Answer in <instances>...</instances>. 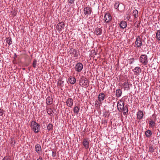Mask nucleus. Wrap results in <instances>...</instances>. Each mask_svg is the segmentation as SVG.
Masks as SVG:
<instances>
[{
    "instance_id": "nucleus-1",
    "label": "nucleus",
    "mask_w": 160,
    "mask_h": 160,
    "mask_svg": "<svg viewBox=\"0 0 160 160\" xmlns=\"http://www.w3.org/2000/svg\"><path fill=\"white\" fill-rule=\"evenodd\" d=\"M30 127L32 131L36 133L38 132L40 130V124L34 121H32L31 122Z\"/></svg>"
},
{
    "instance_id": "nucleus-2",
    "label": "nucleus",
    "mask_w": 160,
    "mask_h": 160,
    "mask_svg": "<svg viewBox=\"0 0 160 160\" xmlns=\"http://www.w3.org/2000/svg\"><path fill=\"white\" fill-rule=\"evenodd\" d=\"M140 62L144 66H146L148 63V57L146 54L141 55L139 58Z\"/></svg>"
},
{
    "instance_id": "nucleus-3",
    "label": "nucleus",
    "mask_w": 160,
    "mask_h": 160,
    "mask_svg": "<svg viewBox=\"0 0 160 160\" xmlns=\"http://www.w3.org/2000/svg\"><path fill=\"white\" fill-rule=\"evenodd\" d=\"M152 117L153 119L152 118V117H150L149 119L148 124L152 128H154L155 125V121L156 120V116L153 114L152 115Z\"/></svg>"
},
{
    "instance_id": "nucleus-4",
    "label": "nucleus",
    "mask_w": 160,
    "mask_h": 160,
    "mask_svg": "<svg viewBox=\"0 0 160 160\" xmlns=\"http://www.w3.org/2000/svg\"><path fill=\"white\" fill-rule=\"evenodd\" d=\"M79 83L81 86H87L88 83V80L86 78H84V77L81 78L79 81Z\"/></svg>"
},
{
    "instance_id": "nucleus-5",
    "label": "nucleus",
    "mask_w": 160,
    "mask_h": 160,
    "mask_svg": "<svg viewBox=\"0 0 160 160\" xmlns=\"http://www.w3.org/2000/svg\"><path fill=\"white\" fill-rule=\"evenodd\" d=\"M75 68L76 71L78 72H80L82 71L83 68V65L81 62H78L76 64Z\"/></svg>"
},
{
    "instance_id": "nucleus-6",
    "label": "nucleus",
    "mask_w": 160,
    "mask_h": 160,
    "mask_svg": "<svg viewBox=\"0 0 160 160\" xmlns=\"http://www.w3.org/2000/svg\"><path fill=\"white\" fill-rule=\"evenodd\" d=\"M83 11L85 14L88 16L91 14L92 8L91 7H87L84 8Z\"/></svg>"
},
{
    "instance_id": "nucleus-7",
    "label": "nucleus",
    "mask_w": 160,
    "mask_h": 160,
    "mask_svg": "<svg viewBox=\"0 0 160 160\" xmlns=\"http://www.w3.org/2000/svg\"><path fill=\"white\" fill-rule=\"evenodd\" d=\"M64 26L65 24L64 23L62 22H61L58 23L57 24L56 28L58 30L61 31L64 28Z\"/></svg>"
},
{
    "instance_id": "nucleus-8",
    "label": "nucleus",
    "mask_w": 160,
    "mask_h": 160,
    "mask_svg": "<svg viewBox=\"0 0 160 160\" xmlns=\"http://www.w3.org/2000/svg\"><path fill=\"white\" fill-rule=\"evenodd\" d=\"M135 43V44L137 45V48H139L142 45V42L141 40L140 37L139 36H138L137 38Z\"/></svg>"
},
{
    "instance_id": "nucleus-9",
    "label": "nucleus",
    "mask_w": 160,
    "mask_h": 160,
    "mask_svg": "<svg viewBox=\"0 0 160 160\" xmlns=\"http://www.w3.org/2000/svg\"><path fill=\"white\" fill-rule=\"evenodd\" d=\"M112 19V17L109 13H106L104 16L105 22H106L108 23Z\"/></svg>"
},
{
    "instance_id": "nucleus-10",
    "label": "nucleus",
    "mask_w": 160,
    "mask_h": 160,
    "mask_svg": "<svg viewBox=\"0 0 160 160\" xmlns=\"http://www.w3.org/2000/svg\"><path fill=\"white\" fill-rule=\"evenodd\" d=\"M82 143L86 149H88L89 148V142L87 138H85L83 139Z\"/></svg>"
},
{
    "instance_id": "nucleus-11",
    "label": "nucleus",
    "mask_w": 160,
    "mask_h": 160,
    "mask_svg": "<svg viewBox=\"0 0 160 160\" xmlns=\"http://www.w3.org/2000/svg\"><path fill=\"white\" fill-rule=\"evenodd\" d=\"M73 100L71 98H68L66 101V105L67 106L71 107L73 105Z\"/></svg>"
},
{
    "instance_id": "nucleus-12",
    "label": "nucleus",
    "mask_w": 160,
    "mask_h": 160,
    "mask_svg": "<svg viewBox=\"0 0 160 160\" xmlns=\"http://www.w3.org/2000/svg\"><path fill=\"white\" fill-rule=\"evenodd\" d=\"M132 71L134 72L135 75H138L141 72V70L140 67H137L132 70Z\"/></svg>"
},
{
    "instance_id": "nucleus-13",
    "label": "nucleus",
    "mask_w": 160,
    "mask_h": 160,
    "mask_svg": "<svg viewBox=\"0 0 160 160\" xmlns=\"http://www.w3.org/2000/svg\"><path fill=\"white\" fill-rule=\"evenodd\" d=\"M143 116V113L142 111H139L137 114V117L138 119H142Z\"/></svg>"
},
{
    "instance_id": "nucleus-14",
    "label": "nucleus",
    "mask_w": 160,
    "mask_h": 160,
    "mask_svg": "<svg viewBox=\"0 0 160 160\" xmlns=\"http://www.w3.org/2000/svg\"><path fill=\"white\" fill-rule=\"evenodd\" d=\"M105 95L104 93L103 92L100 93L98 97V100L99 102H101L103 101L105 98Z\"/></svg>"
},
{
    "instance_id": "nucleus-15",
    "label": "nucleus",
    "mask_w": 160,
    "mask_h": 160,
    "mask_svg": "<svg viewBox=\"0 0 160 160\" xmlns=\"http://www.w3.org/2000/svg\"><path fill=\"white\" fill-rule=\"evenodd\" d=\"M124 103L122 102V101L121 100H120L119 101V102L118 103V104L117 105V108L119 110V109L120 110H121L122 109H123V107H124Z\"/></svg>"
},
{
    "instance_id": "nucleus-16",
    "label": "nucleus",
    "mask_w": 160,
    "mask_h": 160,
    "mask_svg": "<svg viewBox=\"0 0 160 160\" xmlns=\"http://www.w3.org/2000/svg\"><path fill=\"white\" fill-rule=\"evenodd\" d=\"M70 54H72L74 55L75 57H78V54L77 51L76 50L73 48H71L70 50Z\"/></svg>"
},
{
    "instance_id": "nucleus-17",
    "label": "nucleus",
    "mask_w": 160,
    "mask_h": 160,
    "mask_svg": "<svg viewBox=\"0 0 160 160\" xmlns=\"http://www.w3.org/2000/svg\"><path fill=\"white\" fill-rule=\"evenodd\" d=\"M68 82L72 84H74L76 82V79L74 77L72 76L68 78Z\"/></svg>"
},
{
    "instance_id": "nucleus-18",
    "label": "nucleus",
    "mask_w": 160,
    "mask_h": 160,
    "mask_svg": "<svg viewBox=\"0 0 160 160\" xmlns=\"http://www.w3.org/2000/svg\"><path fill=\"white\" fill-rule=\"evenodd\" d=\"M53 102V99L50 96H48L46 99V102L48 105H51Z\"/></svg>"
},
{
    "instance_id": "nucleus-19",
    "label": "nucleus",
    "mask_w": 160,
    "mask_h": 160,
    "mask_svg": "<svg viewBox=\"0 0 160 160\" xmlns=\"http://www.w3.org/2000/svg\"><path fill=\"white\" fill-rule=\"evenodd\" d=\"M122 86L125 90H128L130 89L129 84L128 82H125L122 84Z\"/></svg>"
},
{
    "instance_id": "nucleus-20",
    "label": "nucleus",
    "mask_w": 160,
    "mask_h": 160,
    "mask_svg": "<svg viewBox=\"0 0 160 160\" xmlns=\"http://www.w3.org/2000/svg\"><path fill=\"white\" fill-rule=\"evenodd\" d=\"M102 31V29L101 28H96L94 32L97 35H99L101 34Z\"/></svg>"
},
{
    "instance_id": "nucleus-21",
    "label": "nucleus",
    "mask_w": 160,
    "mask_h": 160,
    "mask_svg": "<svg viewBox=\"0 0 160 160\" xmlns=\"http://www.w3.org/2000/svg\"><path fill=\"white\" fill-rule=\"evenodd\" d=\"M35 151L38 153H39V152H41L42 151V148L40 145L39 144H37L35 146Z\"/></svg>"
},
{
    "instance_id": "nucleus-22",
    "label": "nucleus",
    "mask_w": 160,
    "mask_h": 160,
    "mask_svg": "<svg viewBox=\"0 0 160 160\" xmlns=\"http://www.w3.org/2000/svg\"><path fill=\"white\" fill-rule=\"evenodd\" d=\"M127 24L125 21H122L120 23V27L121 28H124L126 27Z\"/></svg>"
},
{
    "instance_id": "nucleus-23",
    "label": "nucleus",
    "mask_w": 160,
    "mask_h": 160,
    "mask_svg": "<svg viewBox=\"0 0 160 160\" xmlns=\"http://www.w3.org/2000/svg\"><path fill=\"white\" fill-rule=\"evenodd\" d=\"M80 107L79 106H75L73 108V110L75 114H77L79 112Z\"/></svg>"
},
{
    "instance_id": "nucleus-24",
    "label": "nucleus",
    "mask_w": 160,
    "mask_h": 160,
    "mask_svg": "<svg viewBox=\"0 0 160 160\" xmlns=\"http://www.w3.org/2000/svg\"><path fill=\"white\" fill-rule=\"evenodd\" d=\"M145 134L147 137H150L152 135V132L150 130H148L145 132Z\"/></svg>"
},
{
    "instance_id": "nucleus-25",
    "label": "nucleus",
    "mask_w": 160,
    "mask_h": 160,
    "mask_svg": "<svg viewBox=\"0 0 160 160\" xmlns=\"http://www.w3.org/2000/svg\"><path fill=\"white\" fill-rule=\"evenodd\" d=\"M122 93V91L120 89H118L116 90V95L118 98L120 97Z\"/></svg>"
},
{
    "instance_id": "nucleus-26",
    "label": "nucleus",
    "mask_w": 160,
    "mask_h": 160,
    "mask_svg": "<svg viewBox=\"0 0 160 160\" xmlns=\"http://www.w3.org/2000/svg\"><path fill=\"white\" fill-rule=\"evenodd\" d=\"M120 110L122 111L123 114L124 115H125L126 114V113H127L128 112V108L126 106L124 107L123 109Z\"/></svg>"
},
{
    "instance_id": "nucleus-27",
    "label": "nucleus",
    "mask_w": 160,
    "mask_h": 160,
    "mask_svg": "<svg viewBox=\"0 0 160 160\" xmlns=\"http://www.w3.org/2000/svg\"><path fill=\"white\" fill-rule=\"evenodd\" d=\"M132 14L135 18H137L138 17V11L136 9L133 10Z\"/></svg>"
},
{
    "instance_id": "nucleus-28",
    "label": "nucleus",
    "mask_w": 160,
    "mask_h": 160,
    "mask_svg": "<svg viewBox=\"0 0 160 160\" xmlns=\"http://www.w3.org/2000/svg\"><path fill=\"white\" fill-rule=\"evenodd\" d=\"M156 38L157 40L160 41V30H158L157 31L156 33Z\"/></svg>"
},
{
    "instance_id": "nucleus-29",
    "label": "nucleus",
    "mask_w": 160,
    "mask_h": 160,
    "mask_svg": "<svg viewBox=\"0 0 160 160\" xmlns=\"http://www.w3.org/2000/svg\"><path fill=\"white\" fill-rule=\"evenodd\" d=\"M6 42L8 44L9 46L12 44V41L10 38L8 37L6 38Z\"/></svg>"
},
{
    "instance_id": "nucleus-30",
    "label": "nucleus",
    "mask_w": 160,
    "mask_h": 160,
    "mask_svg": "<svg viewBox=\"0 0 160 160\" xmlns=\"http://www.w3.org/2000/svg\"><path fill=\"white\" fill-rule=\"evenodd\" d=\"M47 129L48 131H50L53 129V125L52 124L49 123L47 126Z\"/></svg>"
},
{
    "instance_id": "nucleus-31",
    "label": "nucleus",
    "mask_w": 160,
    "mask_h": 160,
    "mask_svg": "<svg viewBox=\"0 0 160 160\" xmlns=\"http://www.w3.org/2000/svg\"><path fill=\"white\" fill-rule=\"evenodd\" d=\"M37 62V61L36 59H34L33 60V62H32V65L33 67L34 68H35L36 67Z\"/></svg>"
},
{
    "instance_id": "nucleus-32",
    "label": "nucleus",
    "mask_w": 160,
    "mask_h": 160,
    "mask_svg": "<svg viewBox=\"0 0 160 160\" xmlns=\"http://www.w3.org/2000/svg\"><path fill=\"white\" fill-rule=\"evenodd\" d=\"M47 113L50 115H51L52 114V112H53V111L52 110L51 108H49L47 109Z\"/></svg>"
},
{
    "instance_id": "nucleus-33",
    "label": "nucleus",
    "mask_w": 160,
    "mask_h": 160,
    "mask_svg": "<svg viewBox=\"0 0 160 160\" xmlns=\"http://www.w3.org/2000/svg\"><path fill=\"white\" fill-rule=\"evenodd\" d=\"M102 104V102H99L98 101H96L95 102V105L96 106L98 107Z\"/></svg>"
},
{
    "instance_id": "nucleus-34",
    "label": "nucleus",
    "mask_w": 160,
    "mask_h": 160,
    "mask_svg": "<svg viewBox=\"0 0 160 160\" xmlns=\"http://www.w3.org/2000/svg\"><path fill=\"white\" fill-rule=\"evenodd\" d=\"M119 5V2H116L114 4V8L115 9H118Z\"/></svg>"
},
{
    "instance_id": "nucleus-35",
    "label": "nucleus",
    "mask_w": 160,
    "mask_h": 160,
    "mask_svg": "<svg viewBox=\"0 0 160 160\" xmlns=\"http://www.w3.org/2000/svg\"><path fill=\"white\" fill-rule=\"evenodd\" d=\"M58 85L59 86H62L63 85V81L61 80H59L58 82Z\"/></svg>"
},
{
    "instance_id": "nucleus-36",
    "label": "nucleus",
    "mask_w": 160,
    "mask_h": 160,
    "mask_svg": "<svg viewBox=\"0 0 160 160\" xmlns=\"http://www.w3.org/2000/svg\"><path fill=\"white\" fill-rule=\"evenodd\" d=\"M154 149L153 148L152 146H150L149 147V152L152 153V152H154Z\"/></svg>"
},
{
    "instance_id": "nucleus-37",
    "label": "nucleus",
    "mask_w": 160,
    "mask_h": 160,
    "mask_svg": "<svg viewBox=\"0 0 160 160\" xmlns=\"http://www.w3.org/2000/svg\"><path fill=\"white\" fill-rule=\"evenodd\" d=\"M103 116L105 117H108L109 116V114H108V112H106L103 114Z\"/></svg>"
},
{
    "instance_id": "nucleus-38",
    "label": "nucleus",
    "mask_w": 160,
    "mask_h": 160,
    "mask_svg": "<svg viewBox=\"0 0 160 160\" xmlns=\"http://www.w3.org/2000/svg\"><path fill=\"white\" fill-rule=\"evenodd\" d=\"M68 2L70 4L71 6L72 4H74L75 0H68Z\"/></svg>"
},
{
    "instance_id": "nucleus-39",
    "label": "nucleus",
    "mask_w": 160,
    "mask_h": 160,
    "mask_svg": "<svg viewBox=\"0 0 160 160\" xmlns=\"http://www.w3.org/2000/svg\"><path fill=\"white\" fill-rule=\"evenodd\" d=\"M52 157L53 158H56V152L53 151H52Z\"/></svg>"
},
{
    "instance_id": "nucleus-40",
    "label": "nucleus",
    "mask_w": 160,
    "mask_h": 160,
    "mask_svg": "<svg viewBox=\"0 0 160 160\" xmlns=\"http://www.w3.org/2000/svg\"><path fill=\"white\" fill-rule=\"evenodd\" d=\"M3 112L4 110L0 108V116H2Z\"/></svg>"
},
{
    "instance_id": "nucleus-41",
    "label": "nucleus",
    "mask_w": 160,
    "mask_h": 160,
    "mask_svg": "<svg viewBox=\"0 0 160 160\" xmlns=\"http://www.w3.org/2000/svg\"><path fill=\"white\" fill-rule=\"evenodd\" d=\"M2 160H11L9 158H7L4 157Z\"/></svg>"
},
{
    "instance_id": "nucleus-42",
    "label": "nucleus",
    "mask_w": 160,
    "mask_h": 160,
    "mask_svg": "<svg viewBox=\"0 0 160 160\" xmlns=\"http://www.w3.org/2000/svg\"><path fill=\"white\" fill-rule=\"evenodd\" d=\"M37 160H43L42 157L41 156L39 157V158Z\"/></svg>"
},
{
    "instance_id": "nucleus-43",
    "label": "nucleus",
    "mask_w": 160,
    "mask_h": 160,
    "mask_svg": "<svg viewBox=\"0 0 160 160\" xmlns=\"http://www.w3.org/2000/svg\"><path fill=\"white\" fill-rule=\"evenodd\" d=\"M112 25L113 26V27H114V26H115V27H116V24H115V23H112Z\"/></svg>"
},
{
    "instance_id": "nucleus-44",
    "label": "nucleus",
    "mask_w": 160,
    "mask_h": 160,
    "mask_svg": "<svg viewBox=\"0 0 160 160\" xmlns=\"http://www.w3.org/2000/svg\"><path fill=\"white\" fill-rule=\"evenodd\" d=\"M17 55L15 53L14 55V58L15 59L17 58Z\"/></svg>"
},
{
    "instance_id": "nucleus-45",
    "label": "nucleus",
    "mask_w": 160,
    "mask_h": 160,
    "mask_svg": "<svg viewBox=\"0 0 160 160\" xmlns=\"http://www.w3.org/2000/svg\"><path fill=\"white\" fill-rule=\"evenodd\" d=\"M133 61H132L130 63V64H132V63H133Z\"/></svg>"
},
{
    "instance_id": "nucleus-46",
    "label": "nucleus",
    "mask_w": 160,
    "mask_h": 160,
    "mask_svg": "<svg viewBox=\"0 0 160 160\" xmlns=\"http://www.w3.org/2000/svg\"><path fill=\"white\" fill-rule=\"evenodd\" d=\"M132 60L133 61H134V58H132Z\"/></svg>"
},
{
    "instance_id": "nucleus-47",
    "label": "nucleus",
    "mask_w": 160,
    "mask_h": 160,
    "mask_svg": "<svg viewBox=\"0 0 160 160\" xmlns=\"http://www.w3.org/2000/svg\"><path fill=\"white\" fill-rule=\"evenodd\" d=\"M23 70H25V68H24L23 69Z\"/></svg>"
},
{
    "instance_id": "nucleus-48",
    "label": "nucleus",
    "mask_w": 160,
    "mask_h": 160,
    "mask_svg": "<svg viewBox=\"0 0 160 160\" xmlns=\"http://www.w3.org/2000/svg\"><path fill=\"white\" fill-rule=\"evenodd\" d=\"M52 112V113H54V112Z\"/></svg>"
}]
</instances>
